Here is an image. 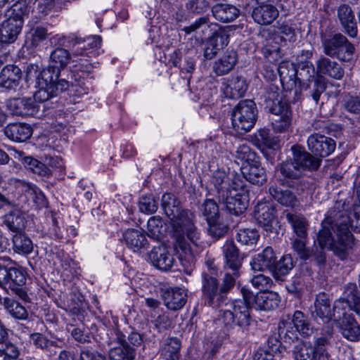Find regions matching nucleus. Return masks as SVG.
<instances>
[{
  "label": "nucleus",
  "instance_id": "nucleus-23",
  "mask_svg": "<svg viewBox=\"0 0 360 360\" xmlns=\"http://www.w3.org/2000/svg\"><path fill=\"white\" fill-rule=\"evenodd\" d=\"M50 59L51 64L43 70H49L51 76L58 79L60 70L69 63L71 56L67 50L58 48L51 52Z\"/></svg>",
  "mask_w": 360,
  "mask_h": 360
},
{
  "label": "nucleus",
  "instance_id": "nucleus-31",
  "mask_svg": "<svg viewBox=\"0 0 360 360\" xmlns=\"http://www.w3.org/2000/svg\"><path fill=\"white\" fill-rule=\"evenodd\" d=\"M4 133L13 141L23 142L32 136V129L27 124L10 123L5 127Z\"/></svg>",
  "mask_w": 360,
  "mask_h": 360
},
{
  "label": "nucleus",
  "instance_id": "nucleus-14",
  "mask_svg": "<svg viewBox=\"0 0 360 360\" xmlns=\"http://www.w3.org/2000/svg\"><path fill=\"white\" fill-rule=\"evenodd\" d=\"M172 252V248L164 244H160L153 247L149 253V259L153 264L158 269L168 271L174 263V258Z\"/></svg>",
  "mask_w": 360,
  "mask_h": 360
},
{
  "label": "nucleus",
  "instance_id": "nucleus-35",
  "mask_svg": "<svg viewBox=\"0 0 360 360\" xmlns=\"http://www.w3.org/2000/svg\"><path fill=\"white\" fill-rule=\"evenodd\" d=\"M26 212L24 210H14L5 216V223L8 228L16 233H22L26 224Z\"/></svg>",
  "mask_w": 360,
  "mask_h": 360
},
{
  "label": "nucleus",
  "instance_id": "nucleus-48",
  "mask_svg": "<svg viewBox=\"0 0 360 360\" xmlns=\"http://www.w3.org/2000/svg\"><path fill=\"white\" fill-rule=\"evenodd\" d=\"M200 210L207 221H213L214 219H219V206L212 199H205Z\"/></svg>",
  "mask_w": 360,
  "mask_h": 360
},
{
  "label": "nucleus",
  "instance_id": "nucleus-4",
  "mask_svg": "<svg viewBox=\"0 0 360 360\" xmlns=\"http://www.w3.org/2000/svg\"><path fill=\"white\" fill-rule=\"evenodd\" d=\"M25 283V273L15 266V262L8 257H0V287L26 301L28 295L24 288Z\"/></svg>",
  "mask_w": 360,
  "mask_h": 360
},
{
  "label": "nucleus",
  "instance_id": "nucleus-42",
  "mask_svg": "<svg viewBox=\"0 0 360 360\" xmlns=\"http://www.w3.org/2000/svg\"><path fill=\"white\" fill-rule=\"evenodd\" d=\"M109 356L112 360H123L124 359L133 360L135 357V352L125 340H121L119 347L110 350Z\"/></svg>",
  "mask_w": 360,
  "mask_h": 360
},
{
  "label": "nucleus",
  "instance_id": "nucleus-45",
  "mask_svg": "<svg viewBox=\"0 0 360 360\" xmlns=\"http://www.w3.org/2000/svg\"><path fill=\"white\" fill-rule=\"evenodd\" d=\"M292 322L296 330L304 336H309L311 333V328L307 316L301 311H295L293 314Z\"/></svg>",
  "mask_w": 360,
  "mask_h": 360
},
{
  "label": "nucleus",
  "instance_id": "nucleus-36",
  "mask_svg": "<svg viewBox=\"0 0 360 360\" xmlns=\"http://www.w3.org/2000/svg\"><path fill=\"white\" fill-rule=\"evenodd\" d=\"M223 252L226 266L232 271H238L242 264V260L239 257L238 250L233 241L226 242L223 247Z\"/></svg>",
  "mask_w": 360,
  "mask_h": 360
},
{
  "label": "nucleus",
  "instance_id": "nucleus-37",
  "mask_svg": "<svg viewBox=\"0 0 360 360\" xmlns=\"http://www.w3.org/2000/svg\"><path fill=\"white\" fill-rule=\"evenodd\" d=\"M342 336L352 342L360 340V326L353 316L339 323Z\"/></svg>",
  "mask_w": 360,
  "mask_h": 360
},
{
  "label": "nucleus",
  "instance_id": "nucleus-49",
  "mask_svg": "<svg viewBox=\"0 0 360 360\" xmlns=\"http://www.w3.org/2000/svg\"><path fill=\"white\" fill-rule=\"evenodd\" d=\"M351 309L353 310V306L345 302L344 299H339L333 305V319L337 323L345 321L352 315L347 314V310Z\"/></svg>",
  "mask_w": 360,
  "mask_h": 360
},
{
  "label": "nucleus",
  "instance_id": "nucleus-41",
  "mask_svg": "<svg viewBox=\"0 0 360 360\" xmlns=\"http://www.w3.org/2000/svg\"><path fill=\"white\" fill-rule=\"evenodd\" d=\"M13 250L21 255H29L33 250L32 240L22 233H15L12 238Z\"/></svg>",
  "mask_w": 360,
  "mask_h": 360
},
{
  "label": "nucleus",
  "instance_id": "nucleus-51",
  "mask_svg": "<svg viewBox=\"0 0 360 360\" xmlns=\"http://www.w3.org/2000/svg\"><path fill=\"white\" fill-rule=\"evenodd\" d=\"M163 222L158 216L150 217L147 224V234L155 240H159L162 235Z\"/></svg>",
  "mask_w": 360,
  "mask_h": 360
},
{
  "label": "nucleus",
  "instance_id": "nucleus-7",
  "mask_svg": "<svg viewBox=\"0 0 360 360\" xmlns=\"http://www.w3.org/2000/svg\"><path fill=\"white\" fill-rule=\"evenodd\" d=\"M330 340L327 337H319L311 344L309 342H298L293 348L295 360H329L327 350Z\"/></svg>",
  "mask_w": 360,
  "mask_h": 360
},
{
  "label": "nucleus",
  "instance_id": "nucleus-12",
  "mask_svg": "<svg viewBox=\"0 0 360 360\" xmlns=\"http://www.w3.org/2000/svg\"><path fill=\"white\" fill-rule=\"evenodd\" d=\"M53 79L56 78L51 76L49 70H41L37 77L36 84L38 88L34 95L33 100L39 102H45L55 96Z\"/></svg>",
  "mask_w": 360,
  "mask_h": 360
},
{
  "label": "nucleus",
  "instance_id": "nucleus-21",
  "mask_svg": "<svg viewBox=\"0 0 360 360\" xmlns=\"http://www.w3.org/2000/svg\"><path fill=\"white\" fill-rule=\"evenodd\" d=\"M276 261V257L274 250L271 247H266L252 257L250 265L254 271L272 272Z\"/></svg>",
  "mask_w": 360,
  "mask_h": 360
},
{
  "label": "nucleus",
  "instance_id": "nucleus-6",
  "mask_svg": "<svg viewBox=\"0 0 360 360\" xmlns=\"http://www.w3.org/2000/svg\"><path fill=\"white\" fill-rule=\"evenodd\" d=\"M257 117V109L255 102L252 100H243L233 110L232 124L238 133H245L255 126Z\"/></svg>",
  "mask_w": 360,
  "mask_h": 360
},
{
  "label": "nucleus",
  "instance_id": "nucleus-44",
  "mask_svg": "<svg viewBox=\"0 0 360 360\" xmlns=\"http://www.w3.org/2000/svg\"><path fill=\"white\" fill-rule=\"evenodd\" d=\"M269 192L272 197L283 205L294 207L296 205V197L289 190H282L277 187H271Z\"/></svg>",
  "mask_w": 360,
  "mask_h": 360
},
{
  "label": "nucleus",
  "instance_id": "nucleus-32",
  "mask_svg": "<svg viewBox=\"0 0 360 360\" xmlns=\"http://www.w3.org/2000/svg\"><path fill=\"white\" fill-rule=\"evenodd\" d=\"M227 34L220 32L213 34L209 38L204 48V57L210 60L213 58L224 46L229 43Z\"/></svg>",
  "mask_w": 360,
  "mask_h": 360
},
{
  "label": "nucleus",
  "instance_id": "nucleus-40",
  "mask_svg": "<svg viewBox=\"0 0 360 360\" xmlns=\"http://www.w3.org/2000/svg\"><path fill=\"white\" fill-rule=\"evenodd\" d=\"M3 305L6 311L14 319L18 320H25L28 317L27 309L18 302L9 298L4 299Z\"/></svg>",
  "mask_w": 360,
  "mask_h": 360
},
{
  "label": "nucleus",
  "instance_id": "nucleus-30",
  "mask_svg": "<svg viewBox=\"0 0 360 360\" xmlns=\"http://www.w3.org/2000/svg\"><path fill=\"white\" fill-rule=\"evenodd\" d=\"M317 74L328 75L335 79H341L344 75V70L335 61L321 56L316 63Z\"/></svg>",
  "mask_w": 360,
  "mask_h": 360
},
{
  "label": "nucleus",
  "instance_id": "nucleus-63",
  "mask_svg": "<svg viewBox=\"0 0 360 360\" xmlns=\"http://www.w3.org/2000/svg\"><path fill=\"white\" fill-rule=\"evenodd\" d=\"M251 283L255 288L260 290L268 289L272 285L271 278L262 274L253 276Z\"/></svg>",
  "mask_w": 360,
  "mask_h": 360
},
{
  "label": "nucleus",
  "instance_id": "nucleus-8",
  "mask_svg": "<svg viewBox=\"0 0 360 360\" xmlns=\"http://www.w3.org/2000/svg\"><path fill=\"white\" fill-rule=\"evenodd\" d=\"M321 42L326 55L336 57L343 61L352 59L355 48L343 34L337 33L331 37H324Z\"/></svg>",
  "mask_w": 360,
  "mask_h": 360
},
{
  "label": "nucleus",
  "instance_id": "nucleus-27",
  "mask_svg": "<svg viewBox=\"0 0 360 360\" xmlns=\"http://www.w3.org/2000/svg\"><path fill=\"white\" fill-rule=\"evenodd\" d=\"M312 314L321 319L323 323H329L333 319V311L330 300L326 294L320 293L316 296Z\"/></svg>",
  "mask_w": 360,
  "mask_h": 360
},
{
  "label": "nucleus",
  "instance_id": "nucleus-50",
  "mask_svg": "<svg viewBox=\"0 0 360 360\" xmlns=\"http://www.w3.org/2000/svg\"><path fill=\"white\" fill-rule=\"evenodd\" d=\"M158 207V200L152 194L145 195L140 198L139 208L141 212L150 214L155 212Z\"/></svg>",
  "mask_w": 360,
  "mask_h": 360
},
{
  "label": "nucleus",
  "instance_id": "nucleus-9",
  "mask_svg": "<svg viewBox=\"0 0 360 360\" xmlns=\"http://www.w3.org/2000/svg\"><path fill=\"white\" fill-rule=\"evenodd\" d=\"M219 200L224 204L229 213L236 216L245 211L249 202L248 191L242 186H233L226 191L221 190Z\"/></svg>",
  "mask_w": 360,
  "mask_h": 360
},
{
  "label": "nucleus",
  "instance_id": "nucleus-18",
  "mask_svg": "<svg viewBox=\"0 0 360 360\" xmlns=\"http://www.w3.org/2000/svg\"><path fill=\"white\" fill-rule=\"evenodd\" d=\"M337 16L343 31L350 37L357 36V25L352 8L345 4L340 5L337 8Z\"/></svg>",
  "mask_w": 360,
  "mask_h": 360
},
{
  "label": "nucleus",
  "instance_id": "nucleus-47",
  "mask_svg": "<svg viewBox=\"0 0 360 360\" xmlns=\"http://www.w3.org/2000/svg\"><path fill=\"white\" fill-rule=\"evenodd\" d=\"M297 84L301 85L304 82H309L315 77L316 70L313 64L309 61L302 62L297 68Z\"/></svg>",
  "mask_w": 360,
  "mask_h": 360
},
{
  "label": "nucleus",
  "instance_id": "nucleus-38",
  "mask_svg": "<svg viewBox=\"0 0 360 360\" xmlns=\"http://www.w3.org/2000/svg\"><path fill=\"white\" fill-rule=\"evenodd\" d=\"M212 11L215 19L224 22L233 21L239 14V10L236 6L226 4H216Z\"/></svg>",
  "mask_w": 360,
  "mask_h": 360
},
{
  "label": "nucleus",
  "instance_id": "nucleus-17",
  "mask_svg": "<svg viewBox=\"0 0 360 360\" xmlns=\"http://www.w3.org/2000/svg\"><path fill=\"white\" fill-rule=\"evenodd\" d=\"M276 86H271L270 91L267 93V99L272 102L270 106V111L276 117L272 121H283L284 115H286L291 118L290 106L286 101L282 100Z\"/></svg>",
  "mask_w": 360,
  "mask_h": 360
},
{
  "label": "nucleus",
  "instance_id": "nucleus-2",
  "mask_svg": "<svg viewBox=\"0 0 360 360\" xmlns=\"http://www.w3.org/2000/svg\"><path fill=\"white\" fill-rule=\"evenodd\" d=\"M161 205L165 214L170 219L174 231V249L182 266L190 268L195 262L200 243V233L193 224V214L182 210L180 202L172 193L162 195Z\"/></svg>",
  "mask_w": 360,
  "mask_h": 360
},
{
  "label": "nucleus",
  "instance_id": "nucleus-59",
  "mask_svg": "<svg viewBox=\"0 0 360 360\" xmlns=\"http://www.w3.org/2000/svg\"><path fill=\"white\" fill-rule=\"evenodd\" d=\"M0 352L8 360L18 358L20 354L18 348L14 344L6 341V340L0 341Z\"/></svg>",
  "mask_w": 360,
  "mask_h": 360
},
{
  "label": "nucleus",
  "instance_id": "nucleus-46",
  "mask_svg": "<svg viewBox=\"0 0 360 360\" xmlns=\"http://www.w3.org/2000/svg\"><path fill=\"white\" fill-rule=\"evenodd\" d=\"M294 267L293 260L290 255L283 256L281 259L276 262L272 270L274 277L277 279L281 276L287 275Z\"/></svg>",
  "mask_w": 360,
  "mask_h": 360
},
{
  "label": "nucleus",
  "instance_id": "nucleus-43",
  "mask_svg": "<svg viewBox=\"0 0 360 360\" xmlns=\"http://www.w3.org/2000/svg\"><path fill=\"white\" fill-rule=\"evenodd\" d=\"M286 219L299 238H304L307 236V221L302 215L288 213Z\"/></svg>",
  "mask_w": 360,
  "mask_h": 360
},
{
  "label": "nucleus",
  "instance_id": "nucleus-1",
  "mask_svg": "<svg viewBox=\"0 0 360 360\" xmlns=\"http://www.w3.org/2000/svg\"><path fill=\"white\" fill-rule=\"evenodd\" d=\"M353 231L360 232V211L347 215L344 211L331 208L321 222L316 242L321 249L326 248L345 260L355 244Z\"/></svg>",
  "mask_w": 360,
  "mask_h": 360
},
{
  "label": "nucleus",
  "instance_id": "nucleus-20",
  "mask_svg": "<svg viewBox=\"0 0 360 360\" xmlns=\"http://www.w3.org/2000/svg\"><path fill=\"white\" fill-rule=\"evenodd\" d=\"M165 306L170 310L181 309L186 304L187 293L186 290L181 288H171L165 290L162 295Z\"/></svg>",
  "mask_w": 360,
  "mask_h": 360
},
{
  "label": "nucleus",
  "instance_id": "nucleus-52",
  "mask_svg": "<svg viewBox=\"0 0 360 360\" xmlns=\"http://www.w3.org/2000/svg\"><path fill=\"white\" fill-rule=\"evenodd\" d=\"M280 171L285 177L288 179H297L302 175L300 169L292 158L281 165Z\"/></svg>",
  "mask_w": 360,
  "mask_h": 360
},
{
  "label": "nucleus",
  "instance_id": "nucleus-25",
  "mask_svg": "<svg viewBox=\"0 0 360 360\" xmlns=\"http://www.w3.org/2000/svg\"><path fill=\"white\" fill-rule=\"evenodd\" d=\"M278 72L283 89L292 90L297 86V68L290 61H283L278 67Z\"/></svg>",
  "mask_w": 360,
  "mask_h": 360
},
{
  "label": "nucleus",
  "instance_id": "nucleus-3",
  "mask_svg": "<svg viewBox=\"0 0 360 360\" xmlns=\"http://www.w3.org/2000/svg\"><path fill=\"white\" fill-rule=\"evenodd\" d=\"M241 293L243 299L233 301L232 309L220 311L219 318L226 327L236 324L243 333L248 334L256 325L250 315V306L262 310H273L278 307L281 298L274 291L260 292L254 295L249 290L243 288Z\"/></svg>",
  "mask_w": 360,
  "mask_h": 360
},
{
  "label": "nucleus",
  "instance_id": "nucleus-53",
  "mask_svg": "<svg viewBox=\"0 0 360 360\" xmlns=\"http://www.w3.org/2000/svg\"><path fill=\"white\" fill-rule=\"evenodd\" d=\"M259 238V235L255 229H240L236 236L237 240L241 244H255Z\"/></svg>",
  "mask_w": 360,
  "mask_h": 360
},
{
  "label": "nucleus",
  "instance_id": "nucleus-19",
  "mask_svg": "<svg viewBox=\"0 0 360 360\" xmlns=\"http://www.w3.org/2000/svg\"><path fill=\"white\" fill-rule=\"evenodd\" d=\"M101 44V38L98 36H92L84 40L75 39L73 43L72 57L79 56L90 57L91 55L98 54V49H100Z\"/></svg>",
  "mask_w": 360,
  "mask_h": 360
},
{
  "label": "nucleus",
  "instance_id": "nucleus-54",
  "mask_svg": "<svg viewBox=\"0 0 360 360\" xmlns=\"http://www.w3.org/2000/svg\"><path fill=\"white\" fill-rule=\"evenodd\" d=\"M236 159L241 162H246L248 165L257 160L256 153L246 144L240 145L235 153Z\"/></svg>",
  "mask_w": 360,
  "mask_h": 360
},
{
  "label": "nucleus",
  "instance_id": "nucleus-58",
  "mask_svg": "<svg viewBox=\"0 0 360 360\" xmlns=\"http://www.w3.org/2000/svg\"><path fill=\"white\" fill-rule=\"evenodd\" d=\"M278 33L281 34V40L294 42L296 40L295 28L291 24L283 22L278 25Z\"/></svg>",
  "mask_w": 360,
  "mask_h": 360
},
{
  "label": "nucleus",
  "instance_id": "nucleus-10",
  "mask_svg": "<svg viewBox=\"0 0 360 360\" xmlns=\"http://www.w3.org/2000/svg\"><path fill=\"white\" fill-rule=\"evenodd\" d=\"M254 217L266 235L277 234L279 226L276 206L272 202L259 201L254 210Z\"/></svg>",
  "mask_w": 360,
  "mask_h": 360
},
{
  "label": "nucleus",
  "instance_id": "nucleus-29",
  "mask_svg": "<svg viewBox=\"0 0 360 360\" xmlns=\"http://www.w3.org/2000/svg\"><path fill=\"white\" fill-rule=\"evenodd\" d=\"M248 89L246 80L241 77H234L221 87L224 96L229 98H238L244 96Z\"/></svg>",
  "mask_w": 360,
  "mask_h": 360
},
{
  "label": "nucleus",
  "instance_id": "nucleus-28",
  "mask_svg": "<svg viewBox=\"0 0 360 360\" xmlns=\"http://www.w3.org/2000/svg\"><path fill=\"white\" fill-rule=\"evenodd\" d=\"M127 246L134 252H141L148 248V243L145 234L138 229H127L123 233Z\"/></svg>",
  "mask_w": 360,
  "mask_h": 360
},
{
  "label": "nucleus",
  "instance_id": "nucleus-11",
  "mask_svg": "<svg viewBox=\"0 0 360 360\" xmlns=\"http://www.w3.org/2000/svg\"><path fill=\"white\" fill-rule=\"evenodd\" d=\"M7 110L14 115L25 117L34 116L39 110V106L32 98H13L6 101Z\"/></svg>",
  "mask_w": 360,
  "mask_h": 360
},
{
  "label": "nucleus",
  "instance_id": "nucleus-22",
  "mask_svg": "<svg viewBox=\"0 0 360 360\" xmlns=\"http://www.w3.org/2000/svg\"><path fill=\"white\" fill-rule=\"evenodd\" d=\"M22 27V22L19 19L8 17L0 24V41L6 44L14 42Z\"/></svg>",
  "mask_w": 360,
  "mask_h": 360
},
{
  "label": "nucleus",
  "instance_id": "nucleus-56",
  "mask_svg": "<svg viewBox=\"0 0 360 360\" xmlns=\"http://www.w3.org/2000/svg\"><path fill=\"white\" fill-rule=\"evenodd\" d=\"M257 139L258 141H261L264 146L269 148H276L279 143L278 138L271 134L269 131L265 129L258 131Z\"/></svg>",
  "mask_w": 360,
  "mask_h": 360
},
{
  "label": "nucleus",
  "instance_id": "nucleus-16",
  "mask_svg": "<svg viewBox=\"0 0 360 360\" xmlns=\"http://www.w3.org/2000/svg\"><path fill=\"white\" fill-rule=\"evenodd\" d=\"M291 151L292 153V160L300 169L302 174L307 169L316 170L319 167L320 160L312 156L303 147L297 145L292 146Z\"/></svg>",
  "mask_w": 360,
  "mask_h": 360
},
{
  "label": "nucleus",
  "instance_id": "nucleus-39",
  "mask_svg": "<svg viewBox=\"0 0 360 360\" xmlns=\"http://www.w3.org/2000/svg\"><path fill=\"white\" fill-rule=\"evenodd\" d=\"M207 265L210 273H203L202 275V290L204 298L207 296H210L211 294L217 292V290L219 289L217 278L214 276L215 267L212 266V264L209 263H207Z\"/></svg>",
  "mask_w": 360,
  "mask_h": 360
},
{
  "label": "nucleus",
  "instance_id": "nucleus-55",
  "mask_svg": "<svg viewBox=\"0 0 360 360\" xmlns=\"http://www.w3.org/2000/svg\"><path fill=\"white\" fill-rule=\"evenodd\" d=\"M180 342L177 338H171L162 349V354L167 360H175L178 358Z\"/></svg>",
  "mask_w": 360,
  "mask_h": 360
},
{
  "label": "nucleus",
  "instance_id": "nucleus-33",
  "mask_svg": "<svg viewBox=\"0 0 360 360\" xmlns=\"http://www.w3.org/2000/svg\"><path fill=\"white\" fill-rule=\"evenodd\" d=\"M237 63V53L231 50L227 51L213 65V70L217 75L221 76L228 74Z\"/></svg>",
  "mask_w": 360,
  "mask_h": 360
},
{
  "label": "nucleus",
  "instance_id": "nucleus-34",
  "mask_svg": "<svg viewBox=\"0 0 360 360\" xmlns=\"http://www.w3.org/2000/svg\"><path fill=\"white\" fill-rule=\"evenodd\" d=\"M242 172L244 178L252 184H263L266 180L265 170L257 160L243 167Z\"/></svg>",
  "mask_w": 360,
  "mask_h": 360
},
{
  "label": "nucleus",
  "instance_id": "nucleus-15",
  "mask_svg": "<svg viewBox=\"0 0 360 360\" xmlns=\"http://www.w3.org/2000/svg\"><path fill=\"white\" fill-rule=\"evenodd\" d=\"M218 25L211 22L207 17H200L196 19L190 25L182 28L186 34H193L196 38L202 39L217 33Z\"/></svg>",
  "mask_w": 360,
  "mask_h": 360
},
{
  "label": "nucleus",
  "instance_id": "nucleus-5",
  "mask_svg": "<svg viewBox=\"0 0 360 360\" xmlns=\"http://www.w3.org/2000/svg\"><path fill=\"white\" fill-rule=\"evenodd\" d=\"M17 196V205L21 208L25 207L41 209L46 207L47 200L42 191L34 184L18 179L15 182Z\"/></svg>",
  "mask_w": 360,
  "mask_h": 360
},
{
  "label": "nucleus",
  "instance_id": "nucleus-24",
  "mask_svg": "<svg viewBox=\"0 0 360 360\" xmlns=\"http://www.w3.org/2000/svg\"><path fill=\"white\" fill-rule=\"evenodd\" d=\"M279 12L276 5L257 4L252 11V16L254 20L263 25L271 24L278 16Z\"/></svg>",
  "mask_w": 360,
  "mask_h": 360
},
{
  "label": "nucleus",
  "instance_id": "nucleus-26",
  "mask_svg": "<svg viewBox=\"0 0 360 360\" xmlns=\"http://www.w3.org/2000/svg\"><path fill=\"white\" fill-rule=\"evenodd\" d=\"M21 78V70L14 65H8L0 72V85L8 89H15Z\"/></svg>",
  "mask_w": 360,
  "mask_h": 360
},
{
  "label": "nucleus",
  "instance_id": "nucleus-57",
  "mask_svg": "<svg viewBox=\"0 0 360 360\" xmlns=\"http://www.w3.org/2000/svg\"><path fill=\"white\" fill-rule=\"evenodd\" d=\"M204 299L207 305L213 308H217L225 303L227 300V294L219 288L217 292H213L210 296L205 297Z\"/></svg>",
  "mask_w": 360,
  "mask_h": 360
},
{
  "label": "nucleus",
  "instance_id": "nucleus-64",
  "mask_svg": "<svg viewBox=\"0 0 360 360\" xmlns=\"http://www.w3.org/2000/svg\"><path fill=\"white\" fill-rule=\"evenodd\" d=\"M344 297L341 299H344L345 302L351 304L352 306L354 305V302H358L360 297L357 295V288L355 284L349 283L347 285L345 288Z\"/></svg>",
  "mask_w": 360,
  "mask_h": 360
},
{
  "label": "nucleus",
  "instance_id": "nucleus-60",
  "mask_svg": "<svg viewBox=\"0 0 360 360\" xmlns=\"http://www.w3.org/2000/svg\"><path fill=\"white\" fill-rule=\"evenodd\" d=\"M208 232L214 238H221L227 231V226L219 222V219H214L213 221H207Z\"/></svg>",
  "mask_w": 360,
  "mask_h": 360
},
{
  "label": "nucleus",
  "instance_id": "nucleus-13",
  "mask_svg": "<svg viewBox=\"0 0 360 360\" xmlns=\"http://www.w3.org/2000/svg\"><path fill=\"white\" fill-rule=\"evenodd\" d=\"M307 146L316 155L326 157L335 150V142L331 138L314 133L308 137Z\"/></svg>",
  "mask_w": 360,
  "mask_h": 360
},
{
  "label": "nucleus",
  "instance_id": "nucleus-62",
  "mask_svg": "<svg viewBox=\"0 0 360 360\" xmlns=\"http://www.w3.org/2000/svg\"><path fill=\"white\" fill-rule=\"evenodd\" d=\"M238 276L239 271H233L232 274L226 272L219 288L227 294L234 287Z\"/></svg>",
  "mask_w": 360,
  "mask_h": 360
},
{
  "label": "nucleus",
  "instance_id": "nucleus-61",
  "mask_svg": "<svg viewBox=\"0 0 360 360\" xmlns=\"http://www.w3.org/2000/svg\"><path fill=\"white\" fill-rule=\"evenodd\" d=\"M304 238H300L295 239L292 243V248L302 259H308L311 257V251L306 248Z\"/></svg>",
  "mask_w": 360,
  "mask_h": 360
}]
</instances>
